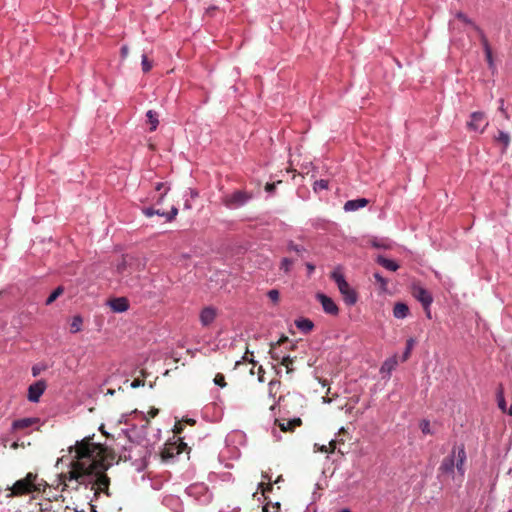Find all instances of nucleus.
<instances>
[{"label": "nucleus", "instance_id": "obj_41", "mask_svg": "<svg viewBox=\"0 0 512 512\" xmlns=\"http://www.w3.org/2000/svg\"><path fill=\"white\" fill-rule=\"evenodd\" d=\"M420 428H421V431L424 433V434H431V429H430V422L428 420H423L421 423H420Z\"/></svg>", "mask_w": 512, "mask_h": 512}, {"label": "nucleus", "instance_id": "obj_49", "mask_svg": "<svg viewBox=\"0 0 512 512\" xmlns=\"http://www.w3.org/2000/svg\"><path fill=\"white\" fill-rule=\"evenodd\" d=\"M306 268L308 270L309 275L312 274L315 270V266L312 263H306Z\"/></svg>", "mask_w": 512, "mask_h": 512}, {"label": "nucleus", "instance_id": "obj_23", "mask_svg": "<svg viewBox=\"0 0 512 512\" xmlns=\"http://www.w3.org/2000/svg\"><path fill=\"white\" fill-rule=\"evenodd\" d=\"M83 325V319L81 316L77 315L72 318L71 324H70V332L71 333H78L82 330Z\"/></svg>", "mask_w": 512, "mask_h": 512}, {"label": "nucleus", "instance_id": "obj_5", "mask_svg": "<svg viewBox=\"0 0 512 512\" xmlns=\"http://www.w3.org/2000/svg\"><path fill=\"white\" fill-rule=\"evenodd\" d=\"M489 122L484 112L476 111L472 112L470 115V120L467 122V128L470 131L476 132L478 134H482Z\"/></svg>", "mask_w": 512, "mask_h": 512}, {"label": "nucleus", "instance_id": "obj_2", "mask_svg": "<svg viewBox=\"0 0 512 512\" xmlns=\"http://www.w3.org/2000/svg\"><path fill=\"white\" fill-rule=\"evenodd\" d=\"M467 459L466 451L463 444L454 445L450 453L442 460L439 471L453 480L460 483L465 476V462Z\"/></svg>", "mask_w": 512, "mask_h": 512}, {"label": "nucleus", "instance_id": "obj_9", "mask_svg": "<svg viewBox=\"0 0 512 512\" xmlns=\"http://www.w3.org/2000/svg\"><path fill=\"white\" fill-rule=\"evenodd\" d=\"M340 294L343 297L344 302L348 306H353L357 302V293L356 291L349 285V283L345 284V286H341L338 288Z\"/></svg>", "mask_w": 512, "mask_h": 512}, {"label": "nucleus", "instance_id": "obj_11", "mask_svg": "<svg viewBox=\"0 0 512 512\" xmlns=\"http://www.w3.org/2000/svg\"><path fill=\"white\" fill-rule=\"evenodd\" d=\"M398 365L396 356L387 358L380 367V374L383 378H389Z\"/></svg>", "mask_w": 512, "mask_h": 512}, {"label": "nucleus", "instance_id": "obj_59", "mask_svg": "<svg viewBox=\"0 0 512 512\" xmlns=\"http://www.w3.org/2000/svg\"><path fill=\"white\" fill-rule=\"evenodd\" d=\"M185 421L191 425H193L195 423V420H193V419H186Z\"/></svg>", "mask_w": 512, "mask_h": 512}, {"label": "nucleus", "instance_id": "obj_25", "mask_svg": "<svg viewBox=\"0 0 512 512\" xmlns=\"http://www.w3.org/2000/svg\"><path fill=\"white\" fill-rule=\"evenodd\" d=\"M415 339L414 338H409L407 341H406V348L402 354V361H406L409 357H410V354H411V351L412 349L414 348L415 346Z\"/></svg>", "mask_w": 512, "mask_h": 512}, {"label": "nucleus", "instance_id": "obj_37", "mask_svg": "<svg viewBox=\"0 0 512 512\" xmlns=\"http://www.w3.org/2000/svg\"><path fill=\"white\" fill-rule=\"evenodd\" d=\"M267 296L272 302L277 303L279 301L280 293L277 289H271L267 292Z\"/></svg>", "mask_w": 512, "mask_h": 512}, {"label": "nucleus", "instance_id": "obj_52", "mask_svg": "<svg viewBox=\"0 0 512 512\" xmlns=\"http://www.w3.org/2000/svg\"><path fill=\"white\" fill-rule=\"evenodd\" d=\"M165 214H166V212H163V211H160V210H155V215H159V216L165 217Z\"/></svg>", "mask_w": 512, "mask_h": 512}, {"label": "nucleus", "instance_id": "obj_14", "mask_svg": "<svg viewBox=\"0 0 512 512\" xmlns=\"http://www.w3.org/2000/svg\"><path fill=\"white\" fill-rule=\"evenodd\" d=\"M216 318V310L212 307L204 308L200 313V322L203 326L210 325Z\"/></svg>", "mask_w": 512, "mask_h": 512}, {"label": "nucleus", "instance_id": "obj_15", "mask_svg": "<svg viewBox=\"0 0 512 512\" xmlns=\"http://www.w3.org/2000/svg\"><path fill=\"white\" fill-rule=\"evenodd\" d=\"M39 421L40 420L38 418L34 417L17 419L12 423V430L26 429Z\"/></svg>", "mask_w": 512, "mask_h": 512}, {"label": "nucleus", "instance_id": "obj_1", "mask_svg": "<svg viewBox=\"0 0 512 512\" xmlns=\"http://www.w3.org/2000/svg\"><path fill=\"white\" fill-rule=\"evenodd\" d=\"M70 456L68 481L90 487L94 495L104 492L108 495L109 479L105 474L106 465L102 461V448L90 437L76 441L68 449Z\"/></svg>", "mask_w": 512, "mask_h": 512}, {"label": "nucleus", "instance_id": "obj_21", "mask_svg": "<svg viewBox=\"0 0 512 512\" xmlns=\"http://www.w3.org/2000/svg\"><path fill=\"white\" fill-rule=\"evenodd\" d=\"M371 245L377 249L390 250L393 248V242L390 241L389 239H384V238H381V239L376 238V239L372 240Z\"/></svg>", "mask_w": 512, "mask_h": 512}, {"label": "nucleus", "instance_id": "obj_64", "mask_svg": "<svg viewBox=\"0 0 512 512\" xmlns=\"http://www.w3.org/2000/svg\"><path fill=\"white\" fill-rule=\"evenodd\" d=\"M508 475H512V467L508 470Z\"/></svg>", "mask_w": 512, "mask_h": 512}, {"label": "nucleus", "instance_id": "obj_44", "mask_svg": "<svg viewBox=\"0 0 512 512\" xmlns=\"http://www.w3.org/2000/svg\"><path fill=\"white\" fill-rule=\"evenodd\" d=\"M271 487H272L271 483H269V484L267 485V487H265V484H264L263 482H261V483H259V484H258L257 492H258L259 490H261L262 495H264V494H265V492H266L267 490H270V489H271Z\"/></svg>", "mask_w": 512, "mask_h": 512}, {"label": "nucleus", "instance_id": "obj_28", "mask_svg": "<svg viewBox=\"0 0 512 512\" xmlns=\"http://www.w3.org/2000/svg\"><path fill=\"white\" fill-rule=\"evenodd\" d=\"M496 140L501 142L504 146V149H506L510 143V135L505 131H499Z\"/></svg>", "mask_w": 512, "mask_h": 512}, {"label": "nucleus", "instance_id": "obj_57", "mask_svg": "<svg viewBox=\"0 0 512 512\" xmlns=\"http://www.w3.org/2000/svg\"><path fill=\"white\" fill-rule=\"evenodd\" d=\"M18 446H19V444H18L17 442H13V443L11 444V448H12V449H17V448H18Z\"/></svg>", "mask_w": 512, "mask_h": 512}, {"label": "nucleus", "instance_id": "obj_33", "mask_svg": "<svg viewBox=\"0 0 512 512\" xmlns=\"http://www.w3.org/2000/svg\"><path fill=\"white\" fill-rule=\"evenodd\" d=\"M293 264V260L289 259V258H283L282 261H281V264H280V269L284 272V273H289L290 272V269H291V266Z\"/></svg>", "mask_w": 512, "mask_h": 512}, {"label": "nucleus", "instance_id": "obj_18", "mask_svg": "<svg viewBox=\"0 0 512 512\" xmlns=\"http://www.w3.org/2000/svg\"><path fill=\"white\" fill-rule=\"evenodd\" d=\"M409 314L408 306L403 302H397L393 308V316L396 319H404Z\"/></svg>", "mask_w": 512, "mask_h": 512}, {"label": "nucleus", "instance_id": "obj_8", "mask_svg": "<svg viewBox=\"0 0 512 512\" xmlns=\"http://www.w3.org/2000/svg\"><path fill=\"white\" fill-rule=\"evenodd\" d=\"M316 299L321 303L325 313L330 315H337L339 312L338 306L334 300L323 293H317Z\"/></svg>", "mask_w": 512, "mask_h": 512}, {"label": "nucleus", "instance_id": "obj_29", "mask_svg": "<svg viewBox=\"0 0 512 512\" xmlns=\"http://www.w3.org/2000/svg\"><path fill=\"white\" fill-rule=\"evenodd\" d=\"M63 293V288L61 286L57 287L46 299L45 304H52L61 294Z\"/></svg>", "mask_w": 512, "mask_h": 512}, {"label": "nucleus", "instance_id": "obj_40", "mask_svg": "<svg viewBox=\"0 0 512 512\" xmlns=\"http://www.w3.org/2000/svg\"><path fill=\"white\" fill-rule=\"evenodd\" d=\"M213 382L215 385H218L222 388L226 386L225 378H224V375H222V374H217L215 376Z\"/></svg>", "mask_w": 512, "mask_h": 512}, {"label": "nucleus", "instance_id": "obj_7", "mask_svg": "<svg viewBox=\"0 0 512 512\" xmlns=\"http://www.w3.org/2000/svg\"><path fill=\"white\" fill-rule=\"evenodd\" d=\"M46 390V383L43 380H38L37 382L31 384L28 387L27 398L32 403L39 402L40 397Z\"/></svg>", "mask_w": 512, "mask_h": 512}, {"label": "nucleus", "instance_id": "obj_12", "mask_svg": "<svg viewBox=\"0 0 512 512\" xmlns=\"http://www.w3.org/2000/svg\"><path fill=\"white\" fill-rule=\"evenodd\" d=\"M368 204V200L366 198H357L348 200L344 204V211L345 212H354L360 208H364Z\"/></svg>", "mask_w": 512, "mask_h": 512}, {"label": "nucleus", "instance_id": "obj_39", "mask_svg": "<svg viewBox=\"0 0 512 512\" xmlns=\"http://www.w3.org/2000/svg\"><path fill=\"white\" fill-rule=\"evenodd\" d=\"M287 248L289 251H293L296 253H301V252L305 251V248L303 246L294 244L293 242H289Z\"/></svg>", "mask_w": 512, "mask_h": 512}, {"label": "nucleus", "instance_id": "obj_51", "mask_svg": "<svg viewBox=\"0 0 512 512\" xmlns=\"http://www.w3.org/2000/svg\"><path fill=\"white\" fill-rule=\"evenodd\" d=\"M184 208L185 209H191L192 208V204L190 203V201L188 199H185Z\"/></svg>", "mask_w": 512, "mask_h": 512}, {"label": "nucleus", "instance_id": "obj_24", "mask_svg": "<svg viewBox=\"0 0 512 512\" xmlns=\"http://www.w3.org/2000/svg\"><path fill=\"white\" fill-rule=\"evenodd\" d=\"M146 117L148 119V122L150 123L151 127H150V130L151 131H154L156 130L158 124H159V121H158V114L156 112H154L153 110H149L147 111L146 113Z\"/></svg>", "mask_w": 512, "mask_h": 512}, {"label": "nucleus", "instance_id": "obj_50", "mask_svg": "<svg viewBox=\"0 0 512 512\" xmlns=\"http://www.w3.org/2000/svg\"><path fill=\"white\" fill-rule=\"evenodd\" d=\"M274 188H275V184L274 183H267L266 187H265L267 192H272L274 190Z\"/></svg>", "mask_w": 512, "mask_h": 512}, {"label": "nucleus", "instance_id": "obj_26", "mask_svg": "<svg viewBox=\"0 0 512 512\" xmlns=\"http://www.w3.org/2000/svg\"><path fill=\"white\" fill-rule=\"evenodd\" d=\"M285 340H287V337H282V338H281V339H280L276 344H271V349H270V351H269V354H270V356H271V358H272V359H274V360H280V361H281V358H282L283 356H281V355L278 353V351H277V349H276V345H279L281 342H283V341H285Z\"/></svg>", "mask_w": 512, "mask_h": 512}, {"label": "nucleus", "instance_id": "obj_48", "mask_svg": "<svg viewBox=\"0 0 512 512\" xmlns=\"http://www.w3.org/2000/svg\"><path fill=\"white\" fill-rule=\"evenodd\" d=\"M129 49L128 46L124 45L121 47V56L122 58H126L128 55Z\"/></svg>", "mask_w": 512, "mask_h": 512}, {"label": "nucleus", "instance_id": "obj_27", "mask_svg": "<svg viewBox=\"0 0 512 512\" xmlns=\"http://www.w3.org/2000/svg\"><path fill=\"white\" fill-rule=\"evenodd\" d=\"M496 396H497V404H498L499 409L502 412H506L507 404H506V401H505V398H504L503 390L499 389L497 391V395Z\"/></svg>", "mask_w": 512, "mask_h": 512}, {"label": "nucleus", "instance_id": "obj_31", "mask_svg": "<svg viewBox=\"0 0 512 512\" xmlns=\"http://www.w3.org/2000/svg\"><path fill=\"white\" fill-rule=\"evenodd\" d=\"M281 365L284 366L286 368V373L287 374H290L292 371H293V368H292V363H293V359L289 356V355H286V356H283L281 358Z\"/></svg>", "mask_w": 512, "mask_h": 512}, {"label": "nucleus", "instance_id": "obj_3", "mask_svg": "<svg viewBox=\"0 0 512 512\" xmlns=\"http://www.w3.org/2000/svg\"><path fill=\"white\" fill-rule=\"evenodd\" d=\"M35 480L36 475L28 473L25 478L17 480L12 487L8 488L10 492L7 494V497L26 495L39 490Z\"/></svg>", "mask_w": 512, "mask_h": 512}, {"label": "nucleus", "instance_id": "obj_13", "mask_svg": "<svg viewBox=\"0 0 512 512\" xmlns=\"http://www.w3.org/2000/svg\"><path fill=\"white\" fill-rule=\"evenodd\" d=\"M476 32L479 34V36L481 38V41H482V44L484 47V51H485V55H486V60L489 64V66L493 67L494 63H493L492 51L488 44L487 38H486L483 30L480 27H476Z\"/></svg>", "mask_w": 512, "mask_h": 512}, {"label": "nucleus", "instance_id": "obj_6", "mask_svg": "<svg viewBox=\"0 0 512 512\" xmlns=\"http://www.w3.org/2000/svg\"><path fill=\"white\" fill-rule=\"evenodd\" d=\"M249 197L242 191H235L232 194L225 195L222 198V203L229 209H237L245 205Z\"/></svg>", "mask_w": 512, "mask_h": 512}, {"label": "nucleus", "instance_id": "obj_32", "mask_svg": "<svg viewBox=\"0 0 512 512\" xmlns=\"http://www.w3.org/2000/svg\"><path fill=\"white\" fill-rule=\"evenodd\" d=\"M455 16H456V18L460 19L464 23L469 24L475 31H476V27H479L462 12H457Z\"/></svg>", "mask_w": 512, "mask_h": 512}, {"label": "nucleus", "instance_id": "obj_34", "mask_svg": "<svg viewBox=\"0 0 512 512\" xmlns=\"http://www.w3.org/2000/svg\"><path fill=\"white\" fill-rule=\"evenodd\" d=\"M374 278L377 283H379L381 290L386 291L388 284L387 280L380 273H374Z\"/></svg>", "mask_w": 512, "mask_h": 512}, {"label": "nucleus", "instance_id": "obj_36", "mask_svg": "<svg viewBox=\"0 0 512 512\" xmlns=\"http://www.w3.org/2000/svg\"><path fill=\"white\" fill-rule=\"evenodd\" d=\"M300 423L299 419H295L293 421H288L287 423H281L280 428L281 431L291 430L293 426L298 425Z\"/></svg>", "mask_w": 512, "mask_h": 512}, {"label": "nucleus", "instance_id": "obj_17", "mask_svg": "<svg viewBox=\"0 0 512 512\" xmlns=\"http://www.w3.org/2000/svg\"><path fill=\"white\" fill-rule=\"evenodd\" d=\"M376 262L381 265L383 268L395 272L399 269V264L392 260L384 257L383 255H378L376 258Z\"/></svg>", "mask_w": 512, "mask_h": 512}, {"label": "nucleus", "instance_id": "obj_63", "mask_svg": "<svg viewBox=\"0 0 512 512\" xmlns=\"http://www.w3.org/2000/svg\"><path fill=\"white\" fill-rule=\"evenodd\" d=\"M262 512H269V511H268V507H267V506H264V507H263V511H262Z\"/></svg>", "mask_w": 512, "mask_h": 512}, {"label": "nucleus", "instance_id": "obj_38", "mask_svg": "<svg viewBox=\"0 0 512 512\" xmlns=\"http://www.w3.org/2000/svg\"><path fill=\"white\" fill-rule=\"evenodd\" d=\"M177 214H178V209L175 206H173L171 208L170 212H166V214H165L166 221H168V222L172 221L173 219H175Z\"/></svg>", "mask_w": 512, "mask_h": 512}, {"label": "nucleus", "instance_id": "obj_47", "mask_svg": "<svg viewBox=\"0 0 512 512\" xmlns=\"http://www.w3.org/2000/svg\"><path fill=\"white\" fill-rule=\"evenodd\" d=\"M143 384H144V383H143V381H142V380H140V379H135V380L131 383V385H130V386H131L132 388H137V387L142 386Z\"/></svg>", "mask_w": 512, "mask_h": 512}, {"label": "nucleus", "instance_id": "obj_16", "mask_svg": "<svg viewBox=\"0 0 512 512\" xmlns=\"http://www.w3.org/2000/svg\"><path fill=\"white\" fill-rule=\"evenodd\" d=\"M108 305L114 312L117 313L125 312L129 307L127 300L123 297L110 300Z\"/></svg>", "mask_w": 512, "mask_h": 512}, {"label": "nucleus", "instance_id": "obj_53", "mask_svg": "<svg viewBox=\"0 0 512 512\" xmlns=\"http://www.w3.org/2000/svg\"><path fill=\"white\" fill-rule=\"evenodd\" d=\"M319 450H320L321 452H328V447H327V446H325V445H323V446L319 447Z\"/></svg>", "mask_w": 512, "mask_h": 512}, {"label": "nucleus", "instance_id": "obj_4", "mask_svg": "<svg viewBox=\"0 0 512 512\" xmlns=\"http://www.w3.org/2000/svg\"><path fill=\"white\" fill-rule=\"evenodd\" d=\"M186 493L189 497L203 505L208 504L212 499V494L203 483L191 484L186 488Z\"/></svg>", "mask_w": 512, "mask_h": 512}, {"label": "nucleus", "instance_id": "obj_30", "mask_svg": "<svg viewBox=\"0 0 512 512\" xmlns=\"http://www.w3.org/2000/svg\"><path fill=\"white\" fill-rule=\"evenodd\" d=\"M328 189V181L324 179L316 180L313 184L314 192L318 193L322 190Z\"/></svg>", "mask_w": 512, "mask_h": 512}, {"label": "nucleus", "instance_id": "obj_55", "mask_svg": "<svg viewBox=\"0 0 512 512\" xmlns=\"http://www.w3.org/2000/svg\"><path fill=\"white\" fill-rule=\"evenodd\" d=\"M0 444H2V446H3V447H6V445H7V439H4V438H3V439H1V440H0Z\"/></svg>", "mask_w": 512, "mask_h": 512}, {"label": "nucleus", "instance_id": "obj_54", "mask_svg": "<svg viewBox=\"0 0 512 512\" xmlns=\"http://www.w3.org/2000/svg\"><path fill=\"white\" fill-rule=\"evenodd\" d=\"M329 448H331V451H333V450H334V448H335V443H334V441H333V440L329 442Z\"/></svg>", "mask_w": 512, "mask_h": 512}, {"label": "nucleus", "instance_id": "obj_22", "mask_svg": "<svg viewBox=\"0 0 512 512\" xmlns=\"http://www.w3.org/2000/svg\"><path fill=\"white\" fill-rule=\"evenodd\" d=\"M295 325L298 329H300L301 331H303L305 333L310 332L314 327L313 322L306 318H301V319L296 320Z\"/></svg>", "mask_w": 512, "mask_h": 512}, {"label": "nucleus", "instance_id": "obj_43", "mask_svg": "<svg viewBox=\"0 0 512 512\" xmlns=\"http://www.w3.org/2000/svg\"><path fill=\"white\" fill-rule=\"evenodd\" d=\"M155 189H156L157 191H160L161 189H165V190H164V193L160 196V200H162V199L164 198V196L167 194V192H168V190H169V188H168V187H166V186H165V184H164V183H162V182L157 183V184H156V186H155Z\"/></svg>", "mask_w": 512, "mask_h": 512}, {"label": "nucleus", "instance_id": "obj_62", "mask_svg": "<svg viewBox=\"0 0 512 512\" xmlns=\"http://www.w3.org/2000/svg\"><path fill=\"white\" fill-rule=\"evenodd\" d=\"M38 374V370L36 368H33V376H36Z\"/></svg>", "mask_w": 512, "mask_h": 512}, {"label": "nucleus", "instance_id": "obj_46", "mask_svg": "<svg viewBox=\"0 0 512 512\" xmlns=\"http://www.w3.org/2000/svg\"><path fill=\"white\" fill-rule=\"evenodd\" d=\"M143 213L147 216V217H152L155 215V209L153 208H145L143 209Z\"/></svg>", "mask_w": 512, "mask_h": 512}, {"label": "nucleus", "instance_id": "obj_58", "mask_svg": "<svg viewBox=\"0 0 512 512\" xmlns=\"http://www.w3.org/2000/svg\"><path fill=\"white\" fill-rule=\"evenodd\" d=\"M157 413H158V410L154 409V410L151 411L150 414H151L152 417H155L157 415Z\"/></svg>", "mask_w": 512, "mask_h": 512}, {"label": "nucleus", "instance_id": "obj_61", "mask_svg": "<svg viewBox=\"0 0 512 512\" xmlns=\"http://www.w3.org/2000/svg\"><path fill=\"white\" fill-rule=\"evenodd\" d=\"M279 508H280L279 503H276V506H275V507H273V509H275V511H274V512H278V511H279Z\"/></svg>", "mask_w": 512, "mask_h": 512}, {"label": "nucleus", "instance_id": "obj_45", "mask_svg": "<svg viewBox=\"0 0 512 512\" xmlns=\"http://www.w3.org/2000/svg\"><path fill=\"white\" fill-rule=\"evenodd\" d=\"M190 196L192 199H195L198 197V192L195 189L189 188L186 191L185 197Z\"/></svg>", "mask_w": 512, "mask_h": 512}, {"label": "nucleus", "instance_id": "obj_19", "mask_svg": "<svg viewBox=\"0 0 512 512\" xmlns=\"http://www.w3.org/2000/svg\"><path fill=\"white\" fill-rule=\"evenodd\" d=\"M331 278L336 283L337 287L345 286L348 282L346 281L344 274L342 272V268L337 266L331 273Z\"/></svg>", "mask_w": 512, "mask_h": 512}, {"label": "nucleus", "instance_id": "obj_20", "mask_svg": "<svg viewBox=\"0 0 512 512\" xmlns=\"http://www.w3.org/2000/svg\"><path fill=\"white\" fill-rule=\"evenodd\" d=\"M179 453H180V450L177 446L170 445V446L165 447L162 450L161 456L164 461H169V460L173 459L176 454H179Z\"/></svg>", "mask_w": 512, "mask_h": 512}, {"label": "nucleus", "instance_id": "obj_10", "mask_svg": "<svg viewBox=\"0 0 512 512\" xmlns=\"http://www.w3.org/2000/svg\"><path fill=\"white\" fill-rule=\"evenodd\" d=\"M414 296L425 309H429L433 302L432 295L423 287L414 288Z\"/></svg>", "mask_w": 512, "mask_h": 512}, {"label": "nucleus", "instance_id": "obj_35", "mask_svg": "<svg viewBox=\"0 0 512 512\" xmlns=\"http://www.w3.org/2000/svg\"><path fill=\"white\" fill-rule=\"evenodd\" d=\"M141 66L143 72H149L152 68V62L148 60L147 56L145 54L141 57Z\"/></svg>", "mask_w": 512, "mask_h": 512}, {"label": "nucleus", "instance_id": "obj_42", "mask_svg": "<svg viewBox=\"0 0 512 512\" xmlns=\"http://www.w3.org/2000/svg\"><path fill=\"white\" fill-rule=\"evenodd\" d=\"M269 395L272 396L274 391H276L280 387V382L272 380L269 382Z\"/></svg>", "mask_w": 512, "mask_h": 512}, {"label": "nucleus", "instance_id": "obj_56", "mask_svg": "<svg viewBox=\"0 0 512 512\" xmlns=\"http://www.w3.org/2000/svg\"><path fill=\"white\" fill-rule=\"evenodd\" d=\"M508 415L512 416V405L509 407V409L506 408V412Z\"/></svg>", "mask_w": 512, "mask_h": 512}, {"label": "nucleus", "instance_id": "obj_60", "mask_svg": "<svg viewBox=\"0 0 512 512\" xmlns=\"http://www.w3.org/2000/svg\"><path fill=\"white\" fill-rule=\"evenodd\" d=\"M339 512H352L349 508H343Z\"/></svg>", "mask_w": 512, "mask_h": 512}]
</instances>
